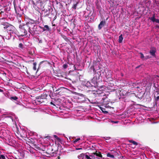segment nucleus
Returning <instances> with one entry per match:
<instances>
[{
	"label": "nucleus",
	"mask_w": 159,
	"mask_h": 159,
	"mask_svg": "<svg viewBox=\"0 0 159 159\" xmlns=\"http://www.w3.org/2000/svg\"><path fill=\"white\" fill-rule=\"evenodd\" d=\"M1 13H4V11H1Z\"/></svg>",
	"instance_id": "30"
},
{
	"label": "nucleus",
	"mask_w": 159,
	"mask_h": 159,
	"mask_svg": "<svg viewBox=\"0 0 159 159\" xmlns=\"http://www.w3.org/2000/svg\"><path fill=\"white\" fill-rule=\"evenodd\" d=\"M14 7L16 13L17 15L19 17L21 16L22 12L19 6H16L14 5Z\"/></svg>",
	"instance_id": "4"
},
{
	"label": "nucleus",
	"mask_w": 159,
	"mask_h": 159,
	"mask_svg": "<svg viewBox=\"0 0 159 159\" xmlns=\"http://www.w3.org/2000/svg\"><path fill=\"white\" fill-rule=\"evenodd\" d=\"M111 122L113 123H117L118 122V121H111Z\"/></svg>",
	"instance_id": "24"
},
{
	"label": "nucleus",
	"mask_w": 159,
	"mask_h": 159,
	"mask_svg": "<svg viewBox=\"0 0 159 159\" xmlns=\"http://www.w3.org/2000/svg\"><path fill=\"white\" fill-rule=\"evenodd\" d=\"M140 57L142 59H144V58H145V57L143 55V54L141 53H140Z\"/></svg>",
	"instance_id": "17"
},
{
	"label": "nucleus",
	"mask_w": 159,
	"mask_h": 159,
	"mask_svg": "<svg viewBox=\"0 0 159 159\" xmlns=\"http://www.w3.org/2000/svg\"><path fill=\"white\" fill-rule=\"evenodd\" d=\"M1 159L2 158V159H4L5 158V156L3 155H1Z\"/></svg>",
	"instance_id": "22"
},
{
	"label": "nucleus",
	"mask_w": 159,
	"mask_h": 159,
	"mask_svg": "<svg viewBox=\"0 0 159 159\" xmlns=\"http://www.w3.org/2000/svg\"><path fill=\"white\" fill-rule=\"evenodd\" d=\"M97 92H98V93H100V92H99V91H97Z\"/></svg>",
	"instance_id": "31"
},
{
	"label": "nucleus",
	"mask_w": 159,
	"mask_h": 159,
	"mask_svg": "<svg viewBox=\"0 0 159 159\" xmlns=\"http://www.w3.org/2000/svg\"><path fill=\"white\" fill-rule=\"evenodd\" d=\"M105 86H102L101 88H100V90L102 91H105V90H104V89H105Z\"/></svg>",
	"instance_id": "18"
},
{
	"label": "nucleus",
	"mask_w": 159,
	"mask_h": 159,
	"mask_svg": "<svg viewBox=\"0 0 159 159\" xmlns=\"http://www.w3.org/2000/svg\"><path fill=\"white\" fill-rule=\"evenodd\" d=\"M156 52V49L155 48H152L150 51V54L153 57H155V53Z\"/></svg>",
	"instance_id": "5"
},
{
	"label": "nucleus",
	"mask_w": 159,
	"mask_h": 159,
	"mask_svg": "<svg viewBox=\"0 0 159 159\" xmlns=\"http://www.w3.org/2000/svg\"><path fill=\"white\" fill-rule=\"evenodd\" d=\"M33 69L34 70H36V62H34L33 63Z\"/></svg>",
	"instance_id": "15"
},
{
	"label": "nucleus",
	"mask_w": 159,
	"mask_h": 159,
	"mask_svg": "<svg viewBox=\"0 0 159 159\" xmlns=\"http://www.w3.org/2000/svg\"><path fill=\"white\" fill-rule=\"evenodd\" d=\"M82 148H76V150H80V149H82Z\"/></svg>",
	"instance_id": "27"
},
{
	"label": "nucleus",
	"mask_w": 159,
	"mask_h": 159,
	"mask_svg": "<svg viewBox=\"0 0 159 159\" xmlns=\"http://www.w3.org/2000/svg\"><path fill=\"white\" fill-rule=\"evenodd\" d=\"M150 19L153 22H156V20H157V19L155 17V15H154L153 16L151 17Z\"/></svg>",
	"instance_id": "13"
},
{
	"label": "nucleus",
	"mask_w": 159,
	"mask_h": 159,
	"mask_svg": "<svg viewBox=\"0 0 159 159\" xmlns=\"http://www.w3.org/2000/svg\"><path fill=\"white\" fill-rule=\"evenodd\" d=\"M87 154L82 153L79 155L78 157L80 159H96V156L94 153H92L91 155H87Z\"/></svg>",
	"instance_id": "2"
},
{
	"label": "nucleus",
	"mask_w": 159,
	"mask_h": 159,
	"mask_svg": "<svg viewBox=\"0 0 159 159\" xmlns=\"http://www.w3.org/2000/svg\"><path fill=\"white\" fill-rule=\"evenodd\" d=\"M80 140V138H77V139H76L75 140H74V142L75 143H76L77 142H78Z\"/></svg>",
	"instance_id": "19"
},
{
	"label": "nucleus",
	"mask_w": 159,
	"mask_h": 159,
	"mask_svg": "<svg viewBox=\"0 0 159 159\" xmlns=\"http://www.w3.org/2000/svg\"><path fill=\"white\" fill-rule=\"evenodd\" d=\"M54 137L55 138H58V137H57V136L56 135H54Z\"/></svg>",
	"instance_id": "28"
},
{
	"label": "nucleus",
	"mask_w": 159,
	"mask_h": 159,
	"mask_svg": "<svg viewBox=\"0 0 159 159\" xmlns=\"http://www.w3.org/2000/svg\"><path fill=\"white\" fill-rule=\"evenodd\" d=\"M7 32L11 35H13L15 33L16 30L14 27L11 26H8L7 28Z\"/></svg>",
	"instance_id": "3"
},
{
	"label": "nucleus",
	"mask_w": 159,
	"mask_h": 159,
	"mask_svg": "<svg viewBox=\"0 0 159 159\" xmlns=\"http://www.w3.org/2000/svg\"><path fill=\"white\" fill-rule=\"evenodd\" d=\"M157 100H158V99H159V96H157Z\"/></svg>",
	"instance_id": "29"
},
{
	"label": "nucleus",
	"mask_w": 159,
	"mask_h": 159,
	"mask_svg": "<svg viewBox=\"0 0 159 159\" xmlns=\"http://www.w3.org/2000/svg\"><path fill=\"white\" fill-rule=\"evenodd\" d=\"M20 30L19 32V35L22 36L26 35L27 33V30L28 29H30L27 25H20L19 26Z\"/></svg>",
	"instance_id": "1"
},
{
	"label": "nucleus",
	"mask_w": 159,
	"mask_h": 159,
	"mask_svg": "<svg viewBox=\"0 0 159 159\" xmlns=\"http://www.w3.org/2000/svg\"><path fill=\"white\" fill-rule=\"evenodd\" d=\"M129 142L131 143H133L134 145H137V143L135 141L132 140H130L129 141Z\"/></svg>",
	"instance_id": "16"
},
{
	"label": "nucleus",
	"mask_w": 159,
	"mask_h": 159,
	"mask_svg": "<svg viewBox=\"0 0 159 159\" xmlns=\"http://www.w3.org/2000/svg\"><path fill=\"white\" fill-rule=\"evenodd\" d=\"M105 23V22L104 21H101L100 24L98 25V28L99 30H100L102 27L104 26V24Z\"/></svg>",
	"instance_id": "8"
},
{
	"label": "nucleus",
	"mask_w": 159,
	"mask_h": 159,
	"mask_svg": "<svg viewBox=\"0 0 159 159\" xmlns=\"http://www.w3.org/2000/svg\"><path fill=\"white\" fill-rule=\"evenodd\" d=\"M150 57L149 56H146L145 57V59H148V58H150Z\"/></svg>",
	"instance_id": "23"
},
{
	"label": "nucleus",
	"mask_w": 159,
	"mask_h": 159,
	"mask_svg": "<svg viewBox=\"0 0 159 159\" xmlns=\"http://www.w3.org/2000/svg\"><path fill=\"white\" fill-rule=\"evenodd\" d=\"M85 86L87 87H88L91 86H93V85L92 84H91L90 82L88 81L86 83V84H85Z\"/></svg>",
	"instance_id": "10"
},
{
	"label": "nucleus",
	"mask_w": 159,
	"mask_h": 159,
	"mask_svg": "<svg viewBox=\"0 0 159 159\" xmlns=\"http://www.w3.org/2000/svg\"><path fill=\"white\" fill-rule=\"evenodd\" d=\"M156 22L159 23V20L157 19V20H156Z\"/></svg>",
	"instance_id": "26"
},
{
	"label": "nucleus",
	"mask_w": 159,
	"mask_h": 159,
	"mask_svg": "<svg viewBox=\"0 0 159 159\" xmlns=\"http://www.w3.org/2000/svg\"><path fill=\"white\" fill-rule=\"evenodd\" d=\"M153 80L154 86H155L156 83L158 82L159 80V77L158 75H155L154 77Z\"/></svg>",
	"instance_id": "7"
},
{
	"label": "nucleus",
	"mask_w": 159,
	"mask_h": 159,
	"mask_svg": "<svg viewBox=\"0 0 159 159\" xmlns=\"http://www.w3.org/2000/svg\"><path fill=\"white\" fill-rule=\"evenodd\" d=\"M92 83L93 86H97V79L96 77H93L92 80Z\"/></svg>",
	"instance_id": "6"
},
{
	"label": "nucleus",
	"mask_w": 159,
	"mask_h": 159,
	"mask_svg": "<svg viewBox=\"0 0 159 159\" xmlns=\"http://www.w3.org/2000/svg\"><path fill=\"white\" fill-rule=\"evenodd\" d=\"M107 157H110L112 158H114L115 157L113 155L109 153H107Z\"/></svg>",
	"instance_id": "11"
},
{
	"label": "nucleus",
	"mask_w": 159,
	"mask_h": 159,
	"mask_svg": "<svg viewBox=\"0 0 159 159\" xmlns=\"http://www.w3.org/2000/svg\"><path fill=\"white\" fill-rule=\"evenodd\" d=\"M23 45L22 44L20 43L19 44V48H23Z\"/></svg>",
	"instance_id": "21"
},
{
	"label": "nucleus",
	"mask_w": 159,
	"mask_h": 159,
	"mask_svg": "<svg viewBox=\"0 0 159 159\" xmlns=\"http://www.w3.org/2000/svg\"><path fill=\"white\" fill-rule=\"evenodd\" d=\"M95 154V155L96 156V157H97V156L99 157H102V156L101 154L98 153H94Z\"/></svg>",
	"instance_id": "14"
},
{
	"label": "nucleus",
	"mask_w": 159,
	"mask_h": 159,
	"mask_svg": "<svg viewBox=\"0 0 159 159\" xmlns=\"http://www.w3.org/2000/svg\"><path fill=\"white\" fill-rule=\"evenodd\" d=\"M51 104H53V103H52V102H51Z\"/></svg>",
	"instance_id": "34"
},
{
	"label": "nucleus",
	"mask_w": 159,
	"mask_h": 159,
	"mask_svg": "<svg viewBox=\"0 0 159 159\" xmlns=\"http://www.w3.org/2000/svg\"><path fill=\"white\" fill-rule=\"evenodd\" d=\"M43 31H45L46 30H49V29L48 26L47 25H44V27L43 29Z\"/></svg>",
	"instance_id": "12"
},
{
	"label": "nucleus",
	"mask_w": 159,
	"mask_h": 159,
	"mask_svg": "<svg viewBox=\"0 0 159 159\" xmlns=\"http://www.w3.org/2000/svg\"><path fill=\"white\" fill-rule=\"evenodd\" d=\"M0 92H3V91L1 89H0Z\"/></svg>",
	"instance_id": "32"
},
{
	"label": "nucleus",
	"mask_w": 159,
	"mask_h": 159,
	"mask_svg": "<svg viewBox=\"0 0 159 159\" xmlns=\"http://www.w3.org/2000/svg\"><path fill=\"white\" fill-rule=\"evenodd\" d=\"M1 155H0V159H1Z\"/></svg>",
	"instance_id": "33"
},
{
	"label": "nucleus",
	"mask_w": 159,
	"mask_h": 159,
	"mask_svg": "<svg viewBox=\"0 0 159 159\" xmlns=\"http://www.w3.org/2000/svg\"><path fill=\"white\" fill-rule=\"evenodd\" d=\"M76 6H77L76 4H75V5H74L73 7L75 9H76Z\"/></svg>",
	"instance_id": "25"
},
{
	"label": "nucleus",
	"mask_w": 159,
	"mask_h": 159,
	"mask_svg": "<svg viewBox=\"0 0 159 159\" xmlns=\"http://www.w3.org/2000/svg\"><path fill=\"white\" fill-rule=\"evenodd\" d=\"M11 98L15 100H16L17 99V98L16 97H12Z\"/></svg>",
	"instance_id": "20"
},
{
	"label": "nucleus",
	"mask_w": 159,
	"mask_h": 159,
	"mask_svg": "<svg viewBox=\"0 0 159 159\" xmlns=\"http://www.w3.org/2000/svg\"><path fill=\"white\" fill-rule=\"evenodd\" d=\"M123 39V37L122 34H121L119 37L118 42L119 43H122Z\"/></svg>",
	"instance_id": "9"
}]
</instances>
